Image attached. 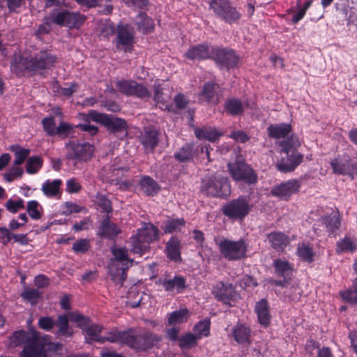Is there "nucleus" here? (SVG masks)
I'll use <instances>...</instances> for the list:
<instances>
[{
  "label": "nucleus",
  "instance_id": "11",
  "mask_svg": "<svg viewBox=\"0 0 357 357\" xmlns=\"http://www.w3.org/2000/svg\"><path fill=\"white\" fill-rule=\"evenodd\" d=\"M210 8L217 16L228 23L236 22L241 17V14L227 0H211Z\"/></svg>",
  "mask_w": 357,
  "mask_h": 357
},
{
  "label": "nucleus",
  "instance_id": "13",
  "mask_svg": "<svg viewBox=\"0 0 357 357\" xmlns=\"http://www.w3.org/2000/svg\"><path fill=\"white\" fill-rule=\"evenodd\" d=\"M250 210L248 202L242 197L231 200L222 208L223 213L232 219L243 218L248 214Z\"/></svg>",
  "mask_w": 357,
  "mask_h": 357
},
{
  "label": "nucleus",
  "instance_id": "40",
  "mask_svg": "<svg viewBox=\"0 0 357 357\" xmlns=\"http://www.w3.org/2000/svg\"><path fill=\"white\" fill-rule=\"evenodd\" d=\"M10 150L15 153L13 165L15 166L22 165L30 153L29 149L22 148L18 145L11 146Z\"/></svg>",
  "mask_w": 357,
  "mask_h": 357
},
{
  "label": "nucleus",
  "instance_id": "6",
  "mask_svg": "<svg viewBox=\"0 0 357 357\" xmlns=\"http://www.w3.org/2000/svg\"><path fill=\"white\" fill-rule=\"evenodd\" d=\"M220 254L227 260L236 261L246 255L248 245L243 239L231 241L225 238L215 239Z\"/></svg>",
  "mask_w": 357,
  "mask_h": 357
},
{
  "label": "nucleus",
  "instance_id": "58",
  "mask_svg": "<svg viewBox=\"0 0 357 357\" xmlns=\"http://www.w3.org/2000/svg\"><path fill=\"white\" fill-rule=\"evenodd\" d=\"M73 130V126L64 121H61L55 131V135H58L61 137H67Z\"/></svg>",
  "mask_w": 357,
  "mask_h": 357
},
{
  "label": "nucleus",
  "instance_id": "18",
  "mask_svg": "<svg viewBox=\"0 0 357 357\" xmlns=\"http://www.w3.org/2000/svg\"><path fill=\"white\" fill-rule=\"evenodd\" d=\"M159 132L153 128H145L139 137L146 153L152 152L158 144Z\"/></svg>",
  "mask_w": 357,
  "mask_h": 357
},
{
  "label": "nucleus",
  "instance_id": "60",
  "mask_svg": "<svg viewBox=\"0 0 357 357\" xmlns=\"http://www.w3.org/2000/svg\"><path fill=\"white\" fill-rule=\"evenodd\" d=\"M39 204L36 201H30L27 204V212L33 220H38L41 218V213L38 210Z\"/></svg>",
  "mask_w": 357,
  "mask_h": 357
},
{
  "label": "nucleus",
  "instance_id": "32",
  "mask_svg": "<svg viewBox=\"0 0 357 357\" xmlns=\"http://www.w3.org/2000/svg\"><path fill=\"white\" fill-rule=\"evenodd\" d=\"M268 135L275 139L285 138L291 131V126L288 123L271 125L268 129Z\"/></svg>",
  "mask_w": 357,
  "mask_h": 357
},
{
  "label": "nucleus",
  "instance_id": "7",
  "mask_svg": "<svg viewBox=\"0 0 357 357\" xmlns=\"http://www.w3.org/2000/svg\"><path fill=\"white\" fill-rule=\"evenodd\" d=\"M227 167L231 176L236 181H244L249 185L257 182L256 172L243 158H238L234 162H229Z\"/></svg>",
  "mask_w": 357,
  "mask_h": 357
},
{
  "label": "nucleus",
  "instance_id": "52",
  "mask_svg": "<svg viewBox=\"0 0 357 357\" xmlns=\"http://www.w3.org/2000/svg\"><path fill=\"white\" fill-rule=\"evenodd\" d=\"M274 266L276 273L281 276L288 275L289 272L291 271V266L287 261L280 259H276L274 261Z\"/></svg>",
  "mask_w": 357,
  "mask_h": 357
},
{
  "label": "nucleus",
  "instance_id": "8",
  "mask_svg": "<svg viewBox=\"0 0 357 357\" xmlns=\"http://www.w3.org/2000/svg\"><path fill=\"white\" fill-rule=\"evenodd\" d=\"M85 17L79 13L68 10H54L46 18L47 24H55L69 28H79L85 21Z\"/></svg>",
  "mask_w": 357,
  "mask_h": 357
},
{
  "label": "nucleus",
  "instance_id": "48",
  "mask_svg": "<svg viewBox=\"0 0 357 357\" xmlns=\"http://www.w3.org/2000/svg\"><path fill=\"white\" fill-rule=\"evenodd\" d=\"M68 316L71 321L76 323L77 326L82 328L83 330L90 324V319L78 312H70L68 314Z\"/></svg>",
  "mask_w": 357,
  "mask_h": 357
},
{
  "label": "nucleus",
  "instance_id": "63",
  "mask_svg": "<svg viewBox=\"0 0 357 357\" xmlns=\"http://www.w3.org/2000/svg\"><path fill=\"white\" fill-rule=\"evenodd\" d=\"M5 206L10 212L13 213H15L20 209L24 208V202L22 199H19L17 201H13L12 199H10L6 203Z\"/></svg>",
  "mask_w": 357,
  "mask_h": 357
},
{
  "label": "nucleus",
  "instance_id": "29",
  "mask_svg": "<svg viewBox=\"0 0 357 357\" xmlns=\"http://www.w3.org/2000/svg\"><path fill=\"white\" fill-rule=\"evenodd\" d=\"M211 53L208 46L203 44L190 47L185 53V56L192 60L206 59L211 56Z\"/></svg>",
  "mask_w": 357,
  "mask_h": 357
},
{
  "label": "nucleus",
  "instance_id": "36",
  "mask_svg": "<svg viewBox=\"0 0 357 357\" xmlns=\"http://www.w3.org/2000/svg\"><path fill=\"white\" fill-rule=\"evenodd\" d=\"M103 327L100 325H91L87 326L84 331L86 333V339L89 340L96 341L98 342H104V339L100 336V333Z\"/></svg>",
  "mask_w": 357,
  "mask_h": 357
},
{
  "label": "nucleus",
  "instance_id": "54",
  "mask_svg": "<svg viewBox=\"0 0 357 357\" xmlns=\"http://www.w3.org/2000/svg\"><path fill=\"white\" fill-rule=\"evenodd\" d=\"M185 224V221L183 218L174 219L167 221L164 227L165 233H172L180 230L181 227Z\"/></svg>",
  "mask_w": 357,
  "mask_h": 357
},
{
  "label": "nucleus",
  "instance_id": "44",
  "mask_svg": "<svg viewBox=\"0 0 357 357\" xmlns=\"http://www.w3.org/2000/svg\"><path fill=\"white\" fill-rule=\"evenodd\" d=\"M321 223L324 224L328 231L333 232L338 229L340 225L339 215L335 213L330 216L321 218Z\"/></svg>",
  "mask_w": 357,
  "mask_h": 357
},
{
  "label": "nucleus",
  "instance_id": "34",
  "mask_svg": "<svg viewBox=\"0 0 357 357\" xmlns=\"http://www.w3.org/2000/svg\"><path fill=\"white\" fill-rule=\"evenodd\" d=\"M61 181L56 179L54 181H46L42 185L41 190L43 194L49 197H56L60 193Z\"/></svg>",
  "mask_w": 357,
  "mask_h": 357
},
{
  "label": "nucleus",
  "instance_id": "15",
  "mask_svg": "<svg viewBox=\"0 0 357 357\" xmlns=\"http://www.w3.org/2000/svg\"><path fill=\"white\" fill-rule=\"evenodd\" d=\"M205 150L206 155L208 161L211 160L208 146H196L195 144H185L177 152L174 153L175 158L179 162H184L192 160L197 156L199 151L204 153Z\"/></svg>",
  "mask_w": 357,
  "mask_h": 357
},
{
  "label": "nucleus",
  "instance_id": "24",
  "mask_svg": "<svg viewBox=\"0 0 357 357\" xmlns=\"http://www.w3.org/2000/svg\"><path fill=\"white\" fill-rule=\"evenodd\" d=\"M105 126L112 133L121 136L127 134V124L125 120L108 116Z\"/></svg>",
  "mask_w": 357,
  "mask_h": 357
},
{
  "label": "nucleus",
  "instance_id": "26",
  "mask_svg": "<svg viewBox=\"0 0 357 357\" xmlns=\"http://www.w3.org/2000/svg\"><path fill=\"white\" fill-rule=\"evenodd\" d=\"M258 321L261 325L266 327L270 324L271 314L267 300L262 298L258 301L255 307Z\"/></svg>",
  "mask_w": 357,
  "mask_h": 357
},
{
  "label": "nucleus",
  "instance_id": "59",
  "mask_svg": "<svg viewBox=\"0 0 357 357\" xmlns=\"http://www.w3.org/2000/svg\"><path fill=\"white\" fill-rule=\"evenodd\" d=\"M340 296L342 298L352 305H354L357 302V291L354 288V289H347L344 291H341Z\"/></svg>",
  "mask_w": 357,
  "mask_h": 357
},
{
  "label": "nucleus",
  "instance_id": "9",
  "mask_svg": "<svg viewBox=\"0 0 357 357\" xmlns=\"http://www.w3.org/2000/svg\"><path fill=\"white\" fill-rule=\"evenodd\" d=\"M162 340V337L151 332L135 334L134 330L130 329L128 345L135 349L145 351L157 346Z\"/></svg>",
  "mask_w": 357,
  "mask_h": 357
},
{
  "label": "nucleus",
  "instance_id": "14",
  "mask_svg": "<svg viewBox=\"0 0 357 357\" xmlns=\"http://www.w3.org/2000/svg\"><path fill=\"white\" fill-rule=\"evenodd\" d=\"M301 188V183L296 179H291L280 185L274 186L271 193L272 195L282 199L288 200L292 195L296 194Z\"/></svg>",
  "mask_w": 357,
  "mask_h": 357
},
{
  "label": "nucleus",
  "instance_id": "22",
  "mask_svg": "<svg viewBox=\"0 0 357 357\" xmlns=\"http://www.w3.org/2000/svg\"><path fill=\"white\" fill-rule=\"evenodd\" d=\"M69 316L62 314L58 316L55 326L56 330L54 332L58 337H71L73 335V330L69 325Z\"/></svg>",
  "mask_w": 357,
  "mask_h": 357
},
{
  "label": "nucleus",
  "instance_id": "45",
  "mask_svg": "<svg viewBox=\"0 0 357 357\" xmlns=\"http://www.w3.org/2000/svg\"><path fill=\"white\" fill-rule=\"evenodd\" d=\"M43 160L39 156H32L28 158L26 165V170L28 174H33L37 173L42 167Z\"/></svg>",
  "mask_w": 357,
  "mask_h": 357
},
{
  "label": "nucleus",
  "instance_id": "2",
  "mask_svg": "<svg viewBox=\"0 0 357 357\" xmlns=\"http://www.w3.org/2000/svg\"><path fill=\"white\" fill-rule=\"evenodd\" d=\"M25 344L22 357H45L47 340L36 331L15 332L10 337V346L17 347Z\"/></svg>",
  "mask_w": 357,
  "mask_h": 357
},
{
  "label": "nucleus",
  "instance_id": "33",
  "mask_svg": "<svg viewBox=\"0 0 357 357\" xmlns=\"http://www.w3.org/2000/svg\"><path fill=\"white\" fill-rule=\"evenodd\" d=\"M225 111L231 116H240L243 113V105L239 99L230 98L225 103Z\"/></svg>",
  "mask_w": 357,
  "mask_h": 357
},
{
  "label": "nucleus",
  "instance_id": "61",
  "mask_svg": "<svg viewBox=\"0 0 357 357\" xmlns=\"http://www.w3.org/2000/svg\"><path fill=\"white\" fill-rule=\"evenodd\" d=\"M215 85L211 83L204 84L200 95L206 98L208 102H211L215 96Z\"/></svg>",
  "mask_w": 357,
  "mask_h": 357
},
{
  "label": "nucleus",
  "instance_id": "37",
  "mask_svg": "<svg viewBox=\"0 0 357 357\" xmlns=\"http://www.w3.org/2000/svg\"><path fill=\"white\" fill-rule=\"evenodd\" d=\"M336 247V251L339 254L351 252L356 250V243L351 238L345 237L337 242Z\"/></svg>",
  "mask_w": 357,
  "mask_h": 357
},
{
  "label": "nucleus",
  "instance_id": "53",
  "mask_svg": "<svg viewBox=\"0 0 357 357\" xmlns=\"http://www.w3.org/2000/svg\"><path fill=\"white\" fill-rule=\"evenodd\" d=\"M132 96L139 98H149L151 96V93L145 86L135 82Z\"/></svg>",
  "mask_w": 357,
  "mask_h": 357
},
{
  "label": "nucleus",
  "instance_id": "49",
  "mask_svg": "<svg viewBox=\"0 0 357 357\" xmlns=\"http://www.w3.org/2000/svg\"><path fill=\"white\" fill-rule=\"evenodd\" d=\"M135 81L132 80H119L116 82V86L119 91L126 96H132Z\"/></svg>",
  "mask_w": 357,
  "mask_h": 357
},
{
  "label": "nucleus",
  "instance_id": "43",
  "mask_svg": "<svg viewBox=\"0 0 357 357\" xmlns=\"http://www.w3.org/2000/svg\"><path fill=\"white\" fill-rule=\"evenodd\" d=\"M189 312L187 309H182L172 312L168 318V322L171 325H176L187 321Z\"/></svg>",
  "mask_w": 357,
  "mask_h": 357
},
{
  "label": "nucleus",
  "instance_id": "21",
  "mask_svg": "<svg viewBox=\"0 0 357 357\" xmlns=\"http://www.w3.org/2000/svg\"><path fill=\"white\" fill-rule=\"evenodd\" d=\"M271 246L275 250L282 252L289 244V238L281 231H273L266 235Z\"/></svg>",
  "mask_w": 357,
  "mask_h": 357
},
{
  "label": "nucleus",
  "instance_id": "39",
  "mask_svg": "<svg viewBox=\"0 0 357 357\" xmlns=\"http://www.w3.org/2000/svg\"><path fill=\"white\" fill-rule=\"evenodd\" d=\"M167 254L169 259L177 261L181 259L180 243L176 238H171L167 243Z\"/></svg>",
  "mask_w": 357,
  "mask_h": 357
},
{
  "label": "nucleus",
  "instance_id": "47",
  "mask_svg": "<svg viewBox=\"0 0 357 357\" xmlns=\"http://www.w3.org/2000/svg\"><path fill=\"white\" fill-rule=\"evenodd\" d=\"M319 343L316 342L314 340H309L306 346V349L308 351L311 348L312 349L310 351V353L312 355V349L314 348H317L318 352L317 357H333L331 350L329 347H323L322 348H319Z\"/></svg>",
  "mask_w": 357,
  "mask_h": 357
},
{
  "label": "nucleus",
  "instance_id": "5",
  "mask_svg": "<svg viewBox=\"0 0 357 357\" xmlns=\"http://www.w3.org/2000/svg\"><path fill=\"white\" fill-rule=\"evenodd\" d=\"M200 191L209 197H226L230 193L228 178L218 174H208L202 179Z\"/></svg>",
  "mask_w": 357,
  "mask_h": 357
},
{
  "label": "nucleus",
  "instance_id": "17",
  "mask_svg": "<svg viewBox=\"0 0 357 357\" xmlns=\"http://www.w3.org/2000/svg\"><path fill=\"white\" fill-rule=\"evenodd\" d=\"M211 57L218 63H220L227 68L235 66L238 59L234 52L231 50L214 49L211 53Z\"/></svg>",
  "mask_w": 357,
  "mask_h": 357
},
{
  "label": "nucleus",
  "instance_id": "27",
  "mask_svg": "<svg viewBox=\"0 0 357 357\" xmlns=\"http://www.w3.org/2000/svg\"><path fill=\"white\" fill-rule=\"evenodd\" d=\"M121 232L116 225L111 222L107 216L101 222L98 234L101 238H113Z\"/></svg>",
  "mask_w": 357,
  "mask_h": 357
},
{
  "label": "nucleus",
  "instance_id": "51",
  "mask_svg": "<svg viewBox=\"0 0 357 357\" xmlns=\"http://www.w3.org/2000/svg\"><path fill=\"white\" fill-rule=\"evenodd\" d=\"M41 294L42 293L38 289L26 288L22 292L21 296L23 299L34 304L37 303V301L40 297Z\"/></svg>",
  "mask_w": 357,
  "mask_h": 357
},
{
  "label": "nucleus",
  "instance_id": "50",
  "mask_svg": "<svg viewBox=\"0 0 357 357\" xmlns=\"http://www.w3.org/2000/svg\"><path fill=\"white\" fill-rule=\"evenodd\" d=\"M297 255L303 260L308 262H311L312 261L314 256L312 248L305 244H302L298 247Z\"/></svg>",
  "mask_w": 357,
  "mask_h": 357
},
{
  "label": "nucleus",
  "instance_id": "12",
  "mask_svg": "<svg viewBox=\"0 0 357 357\" xmlns=\"http://www.w3.org/2000/svg\"><path fill=\"white\" fill-rule=\"evenodd\" d=\"M116 47L126 52H130L135 43L133 28L127 24H119L116 26Z\"/></svg>",
  "mask_w": 357,
  "mask_h": 357
},
{
  "label": "nucleus",
  "instance_id": "20",
  "mask_svg": "<svg viewBox=\"0 0 357 357\" xmlns=\"http://www.w3.org/2000/svg\"><path fill=\"white\" fill-rule=\"evenodd\" d=\"M212 293L215 298L226 303L234 296L235 288L230 283L219 282L213 287Z\"/></svg>",
  "mask_w": 357,
  "mask_h": 357
},
{
  "label": "nucleus",
  "instance_id": "30",
  "mask_svg": "<svg viewBox=\"0 0 357 357\" xmlns=\"http://www.w3.org/2000/svg\"><path fill=\"white\" fill-rule=\"evenodd\" d=\"M130 329L128 331H119L116 328L112 329L105 336L102 337L105 341L112 343L125 344L128 345Z\"/></svg>",
  "mask_w": 357,
  "mask_h": 357
},
{
  "label": "nucleus",
  "instance_id": "35",
  "mask_svg": "<svg viewBox=\"0 0 357 357\" xmlns=\"http://www.w3.org/2000/svg\"><path fill=\"white\" fill-rule=\"evenodd\" d=\"M139 184L143 192L149 196H153L160 190V187L156 181L149 176H144L141 179Z\"/></svg>",
  "mask_w": 357,
  "mask_h": 357
},
{
  "label": "nucleus",
  "instance_id": "3",
  "mask_svg": "<svg viewBox=\"0 0 357 357\" xmlns=\"http://www.w3.org/2000/svg\"><path fill=\"white\" fill-rule=\"evenodd\" d=\"M280 146L282 151L286 154V158H282L276 165V167L281 172H292L303 160V155L296 151L301 143L298 137L291 135L290 137L280 142Z\"/></svg>",
  "mask_w": 357,
  "mask_h": 357
},
{
  "label": "nucleus",
  "instance_id": "41",
  "mask_svg": "<svg viewBox=\"0 0 357 357\" xmlns=\"http://www.w3.org/2000/svg\"><path fill=\"white\" fill-rule=\"evenodd\" d=\"M211 322L209 319H204L196 324L193 328L194 335L198 339L202 337H207L210 333Z\"/></svg>",
  "mask_w": 357,
  "mask_h": 357
},
{
  "label": "nucleus",
  "instance_id": "38",
  "mask_svg": "<svg viewBox=\"0 0 357 357\" xmlns=\"http://www.w3.org/2000/svg\"><path fill=\"white\" fill-rule=\"evenodd\" d=\"M137 23L139 30L144 33L151 32L154 28L153 20L144 13L138 15Z\"/></svg>",
  "mask_w": 357,
  "mask_h": 357
},
{
  "label": "nucleus",
  "instance_id": "28",
  "mask_svg": "<svg viewBox=\"0 0 357 357\" xmlns=\"http://www.w3.org/2000/svg\"><path fill=\"white\" fill-rule=\"evenodd\" d=\"M231 336L238 344L250 342L251 330L244 324H237L231 330Z\"/></svg>",
  "mask_w": 357,
  "mask_h": 357
},
{
  "label": "nucleus",
  "instance_id": "56",
  "mask_svg": "<svg viewBox=\"0 0 357 357\" xmlns=\"http://www.w3.org/2000/svg\"><path fill=\"white\" fill-rule=\"evenodd\" d=\"M24 170L19 166L14 165L5 174L4 178L8 182H11L16 178H21Z\"/></svg>",
  "mask_w": 357,
  "mask_h": 357
},
{
  "label": "nucleus",
  "instance_id": "16",
  "mask_svg": "<svg viewBox=\"0 0 357 357\" xmlns=\"http://www.w3.org/2000/svg\"><path fill=\"white\" fill-rule=\"evenodd\" d=\"M331 165L335 174L347 175L351 179L357 171L356 165L351 162L348 155L337 156L331 161Z\"/></svg>",
  "mask_w": 357,
  "mask_h": 357
},
{
  "label": "nucleus",
  "instance_id": "62",
  "mask_svg": "<svg viewBox=\"0 0 357 357\" xmlns=\"http://www.w3.org/2000/svg\"><path fill=\"white\" fill-rule=\"evenodd\" d=\"M38 326L45 331H50L55 326V321L51 317H42L38 319Z\"/></svg>",
  "mask_w": 357,
  "mask_h": 357
},
{
  "label": "nucleus",
  "instance_id": "57",
  "mask_svg": "<svg viewBox=\"0 0 357 357\" xmlns=\"http://www.w3.org/2000/svg\"><path fill=\"white\" fill-rule=\"evenodd\" d=\"M42 124L44 130L50 136L55 135V131L57 127H56L55 121L53 117H47L43 119Z\"/></svg>",
  "mask_w": 357,
  "mask_h": 357
},
{
  "label": "nucleus",
  "instance_id": "1",
  "mask_svg": "<svg viewBox=\"0 0 357 357\" xmlns=\"http://www.w3.org/2000/svg\"><path fill=\"white\" fill-rule=\"evenodd\" d=\"M58 61L56 55L43 50L33 56L24 57L15 55L10 65L11 71L17 76H22L26 73H42L44 70L53 68Z\"/></svg>",
  "mask_w": 357,
  "mask_h": 357
},
{
  "label": "nucleus",
  "instance_id": "42",
  "mask_svg": "<svg viewBox=\"0 0 357 357\" xmlns=\"http://www.w3.org/2000/svg\"><path fill=\"white\" fill-rule=\"evenodd\" d=\"M154 88V100L157 104H160V107L162 109H167L168 111H174V107L172 105L169 104L167 99L163 97L161 88L159 84H155Z\"/></svg>",
  "mask_w": 357,
  "mask_h": 357
},
{
  "label": "nucleus",
  "instance_id": "46",
  "mask_svg": "<svg viewBox=\"0 0 357 357\" xmlns=\"http://www.w3.org/2000/svg\"><path fill=\"white\" fill-rule=\"evenodd\" d=\"M197 337L192 333H187L178 339L181 349H190L195 347L197 344Z\"/></svg>",
  "mask_w": 357,
  "mask_h": 357
},
{
  "label": "nucleus",
  "instance_id": "64",
  "mask_svg": "<svg viewBox=\"0 0 357 357\" xmlns=\"http://www.w3.org/2000/svg\"><path fill=\"white\" fill-rule=\"evenodd\" d=\"M89 248V241L87 239H80L73 243L72 249L76 253L85 252Z\"/></svg>",
  "mask_w": 357,
  "mask_h": 357
},
{
  "label": "nucleus",
  "instance_id": "55",
  "mask_svg": "<svg viewBox=\"0 0 357 357\" xmlns=\"http://www.w3.org/2000/svg\"><path fill=\"white\" fill-rule=\"evenodd\" d=\"M96 203L102 208L103 212L110 213L112 211L111 202L102 194H97L96 197Z\"/></svg>",
  "mask_w": 357,
  "mask_h": 357
},
{
  "label": "nucleus",
  "instance_id": "19",
  "mask_svg": "<svg viewBox=\"0 0 357 357\" xmlns=\"http://www.w3.org/2000/svg\"><path fill=\"white\" fill-rule=\"evenodd\" d=\"M158 286L162 287L166 291L177 293L182 292L185 289V280L181 276H175L174 278L162 277L156 282Z\"/></svg>",
  "mask_w": 357,
  "mask_h": 357
},
{
  "label": "nucleus",
  "instance_id": "10",
  "mask_svg": "<svg viewBox=\"0 0 357 357\" xmlns=\"http://www.w3.org/2000/svg\"><path fill=\"white\" fill-rule=\"evenodd\" d=\"M68 160L87 161L93 153V146L88 142L70 141L65 145Z\"/></svg>",
  "mask_w": 357,
  "mask_h": 357
},
{
  "label": "nucleus",
  "instance_id": "31",
  "mask_svg": "<svg viewBox=\"0 0 357 357\" xmlns=\"http://www.w3.org/2000/svg\"><path fill=\"white\" fill-rule=\"evenodd\" d=\"M195 134L199 139H206L211 142H215L222 135L215 128H195Z\"/></svg>",
  "mask_w": 357,
  "mask_h": 357
},
{
  "label": "nucleus",
  "instance_id": "4",
  "mask_svg": "<svg viewBox=\"0 0 357 357\" xmlns=\"http://www.w3.org/2000/svg\"><path fill=\"white\" fill-rule=\"evenodd\" d=\"M158 238V229L151 223H144L130 238L131 252L142 255L150 249L151 243Z\"/></svg>",
  "mask_w": 357,
  "mask_h": 357
},
{
  "label": "nucleus",
  "instance_id": "25",
  "mask_svg": "<svg viewBox=\"0 0 357 357\" xmlns=\"http://www.w3.org/2000/svg\"><path fill=\"white\" fill-rule=\"evenodd\" d=\"M129 268V266H125L121 265H108L109 275L115 285L119 286L120 287L123 286V284L127 278L126 271Z\"/></svg>",
  "mask_w": 357,
  "mask_h": 357
},
{
  "label": "nucleus",
  "instance_id": "23",
  "mask_svg": "<svg viewBox=\"0 0 357 357\" xmlns=\"http://www.w3.org/2000/svg\"><path fill=\"white\" fill-rule=\"evenodd\" d=\"M112 253L113 258L110 259L109 264H115L116 266H125L130 267L133 260L128 257V250L125 248H112Z\"/></svg>",
  "mask_w": 357,
  "mask_h": 357
}]
</instances>
